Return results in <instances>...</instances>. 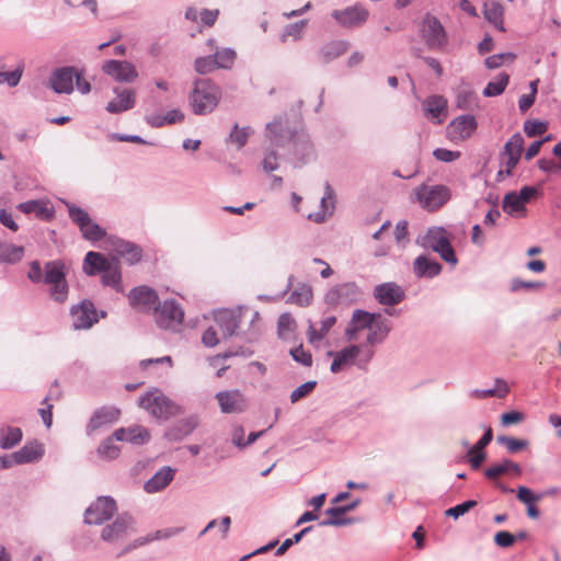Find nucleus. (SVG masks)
Here are the masks:
<instances>
[{"mask_svg": "<svg viewBox=\"0 0 561 561\" xmlns=\"http://www.w3.org/2000/svg\"><path fill=\"white\" fill-rule=\"evenodd\" d=\"M367 330L364 348H368L375 356V346L382 344L392 330L391 321L380 312H369L356 309L347 323L344 336L348 342H357L359 333Z\"/></svg>", "mask_w": 561, "mask_h": 561, "instance_id": "obj_1", "label": "nucleus"}, {"mask_svg": "<svg viewBox=\"0 0 561 561\" xmlns=\"http://www.w3.org/2000/svg\"><path fill=\"white\" fill-rule=\"evenodd\" d=\"M259 312L249 307L219 310L214 316L222 339L237 335L248 342L254 341L259 335Z\"/></svg>", "mask_w": 561, "mask_h": 561, "instance_id": "obj_2", "label": "nucleus"}, {"mask_svg": "<svg viewBox=\"0 0 561 561\" xmlns=\"http://www.w3.org/2000/svg\"><path fill=\"white\" fill-rule=\"evenodd\" d=\"M266 142L263 146L262 169L266 173H271L278 169V161L282 158L279 150L285 151L289 147L291 130L285 117L278 116L266 125Z\"/></svg>", "mask_w": 561, "mask_h": 561, "instance_id": "obj_3", "label": "nucleus"}, {"mask_svg": "<svg viewBox=\"0 0 561 561\" xmlns=\"http://www.w3.org/2000/svg\"><path fill=\"white\" fill-rule=\"evenodd\" d=\"M220 96L219 87L208 79H197L188 96V102L194 114L206 115L217 107Z\"/></svg>", "mask_w": 561, "mask_h": 561, "instance_id": "obj_4", "label": "nucleus"}, {"mask_svg": "<svg viewBox=\"0 0 561 561\" xmlns=\"http://www.w3.org/2000/svg\"><path fill=\"white\" fill-rule=\"evenodd\" d=\"M333 360L330 370L333 374L342 371L346 366L355 365L359 369H365L373 359V353L363 345L351 342L347 346L340 351H329L327 353Z\"/></svg>", "mask_w": 561, "mask_h": 561, "instance_id": "obj_5", "label": "nucleus"}, {"mask_svg": "<svg viewBox=\"0 0 561 561\" xmlns=\"http://www.w3.org/2000/svg\"><path fill=\"white\" fill-rule=\"evenodd\" d=\"M416 243L439 254L447 263L456 265L458 259L450 243L449 234L443 227H431L416 239Z\"/></svg>", "mask_w": 561, "mask_h": 561, "instance_id": "obj_6", "label": "nucleus"}, {"mask_svg": "<svg viewBox=\"0 0 561 561\" xmlns=\"http://www.w3.org/2000/svg\"><path fill=\"white\" fill-rule=\"evenodd\" d=\"M137 531L136 523L129 514H121L113 522L106 524L100 534L101 539L112 546H118Z\"/></svg>", "mask_w": 561, "mask_h": 561, "instance_id": "obj_7", "label": "nucleus"}, {"mask_svg": "<svg viewBox=\"0 0 561 561\" xmlns=\"http://www.w3.org/2000/svg\"><path fill=\"white\" fill-rule=\"evenodd\" d=\"M139 407L157 419H168L175 411V405L161 391L154 389L139 399Z\"/></svg>", "mask_w": 561, "mask_h": 561, "instance_id": "obj_8", "label": "nucleus"}, {"mask_svg": "<svg viewBox=\"0 0 561 561\" xmlns=\"http://www.w3.org/2000/svg\"><path fill=\"white\" fill-rule=\"evenodd\" d=\"M117 506L111 496H99L87 510L84 522L89 525H101L110 520L116 513Z\"/></svg>", "mask_w": 561, "mask_h": 561, "instance_id": "obj_9", "label": "nucleus"}, {"mask_svg": "<svg viewBox=\"0 0 561 561\" xmlns=\"http://www.w3.org/2000/svg\"><path fill=\"white\" fill-rule=\"evenodd\" d=\"M416 199L423 208L436 210L450 197L449 190L444 185H421L415 191Z\"/></svg>", "mask_w": 561, "mask_h": 561, "instance_id": "obj_10", "label": "nucleus"}, {"mask_svg": "<svg viewBox=\"0 0 561 561\" xmlns=\"http://www.w3.org/2000/svg\"><path fill=\"white\" fill-rule=\"evenodd\" d=\"M184 312L174 299L164 300L154 308V320L162 329H174L183 321Z\"/></svg>", "mask_w": 561, "mask_h": 561, "instance_id": "obj_11", "label": "nucleus"}, {"mask_svg": "<svg viewBox=\"0 0 561 561\" xmlns=\"http://www.w3.org/2000/svg\"><path fill=\"white\" fill-rule=\"evenodd\" d=\"M368 15V10L358 3L333 10L331 13L335 23L343 28H356L362 26L367 21Z\"/></svg>", "mask_w": 561, "mask_h": 561, "instance_id": "obj_12", "label": "nucleus"}, {"mask_svg": "<svg viewBox=\"0 0 561 561\" xmlns=\"http://www.w3.org/2000/svg\"><path fill=\"white\" fill-rule=\"evenodd\" d=\"M422 37L430 49H440L447 43V36L444 26L439 20L431 14H426L422 22Z\"/></svg>", "mask_w": 561, "mask_h": 561, "instance_id": "obj_13", "label": "nucleus"}, {"mask_svg": "<svg viewBox=\"0 0 561 561\" xmlns=\"http://www.w3.org/2000/svg\"><path fill=\"white\" fill-rule=\"evenodd\" d=\"M71 324L75 330H88L99 321L98 311L91 300H82L70 309Z\"/></svg>", "mask_w": 561, "mask_h": 561, "instance_id": "obj_14", "label": "nucleus"}, {"mask_svg": "<svg viewBox=\"0 0 561 561\" xmlns=\"http://www.w3.org/2000/svg\"><path fill=\"white\" fill-rule=\"evenodd\" d=\"M121 410L114 405H103L93 411L87 426V435H93L102 428H106L119 420Z\"/></svg>", "mask_w": 561, "mask_h": 561, "instance_id": "obj_15", "label": "nucleus"}, {"mask_svg": "<svg viewBox=\"0 0 561 561\" xmlns=\"http://www.w3.org/2000/svg\"><path fill=\"white\" fill-rule=\"evenodd\" d=\"M362 291L353 283H342L333 286L324 296V301L331 306L348 305L359 299Z\"/></svg>", "mask_w": 561, "mask_h": 561, "instance_id": "obj_16", "label": "nucleus"}, {"mask_svg": "<svg viewBox=\"0 0 561 561\" xmlns=\"http://www.w3.org/2000/svg\"><path fill=\"white\" fill-rule=\"evenodd\" d=\"M102 71L113 80L122 83H131L138 78L136 67L127 60H106L102 65Z\"/></svg>", "mask_w": 561, "mask_h": 561, "instance_id": "obj_17", "label": "nucleus"}, {"mask_svg": "<svg viewBox=\"0 0 561 561\" xmlns=\"http://www.w3.org/2000/svg\"><path fill=\"white\" fill-rule=\"evenodd\" d=\"M78 69L73 66H65L55 69L48 80V87L57 94H70L73 92V81Z\"/></svg>", "mask_w": 561, "mask_h": 561, "instance_id": "obj_18", "label": "nucleus"}, {"mask_svg": "<svg viewBox=\"0 0 561 561\" xmlns=\"http://www.w3.org/2000/svg\"><path fill=\"white\" fill-rule=\"evenodd\" d=\"M106 247L107 250L125 259L129 265L140 262L142 257V250L139 245L118 237H108L106 239Z\"/></svg>", "mask_w": 561, "mask_h": 561, "instance_id": "obj_19", "label": "nucleus"}, {"mask_svg": "<svg viewBox=\"0 0 561 561\" xmlns=\"http://www.w3.org/2000/svg\"><path fill=\"white\" fill-rule=\"evenodd\" d=\"M215 398L225 414L242 413L248 408V401L240 390L219 391Z\"/></svg>", "mask_w": 561, "mask_h": 561, "instance_id": "obj_20", "label": "nucleus"}, {"mask_svg": "<svg viewBox=\"0 0 561 561\" xmlns=\"http://www.w3.org/2000/svg\"><path fill=\"white\" fill-rule=\"evenodd\" d=\"M113 93L115 98L112 99L105 106V110L111 114H121L131 110L136 104V92L133 89L114 87Z\"/></svg>", "mask_w": 561, "mask_h": 561, "instance_id": "obj_21", "label": "nucleus"}, {"mask_svg": "<svg viewBox=\"0 0 561 561\" xmlns=\"http://www.w3.org/2000/svg\"><path fill=\"white\" fill-rule=\"evenodd\" d=\"M477 126L474 116H458L447 127L448 138L453 141L468 139L474 133Z\"/></svg>", "mask_w": 561, "mask_h": 561, "instance_id": "obj_22", "label": "nucleus"}, {"mask_svg": "<svg viewBox=\"0 0 561 561\" xmlns=\"http://www.w3.org/2000/svg\"><path fill=\"white\" fill-rule=\"evenodd\" d=\"M374 297L380 305L392 307L400 304L404 299L405 294L400 285L388 282L375 287Z\"/></svg>", "mask_w": 561, "mask_h": 561, "instance_id": "obj_23", "label": "nucleus"}, {"mask_svg": "<svg viewBox=\"0 0 561 561\" xmlns=\"http://www.w3.org/2000/svg\"><path fill=\"white\" fill-rule=\"evenodd\" d=\"M293 146V152L295 157L301 162H308L313 156V147L309 139V136L304 131H291L289 139V146Z\"/></svg>", "mask_w": 561, "mask_h": 561, "instance_id": "obj_24", "label": "nucleus"}, {"mask_svg": "<svg viewBox=\"0 0 561 561\" xmlns=\"http://www.w3.org/2000/svg\"><path fill=\"white\" fill-rule=\"evenodd\" d=\"M128 298L130 305L139 310L150 309L158 301L157 293L147 286L133 288L128 295Z\"/></svg>", "mask_w": 561, "mask_h": 561, "instance_id": "obj_25", "label": "nucleus"}, {"mask_svg": "<svg viewBox=\"0 0 561 561\" xmlns=\"http://www.w3.org/2000/svg\"><path fill=\"white\" fill-rule=\"evenodd\" d=\"M175 474V469L170 466H164L159 469L148 481L145 483V491L148 493H157L165 489Z\"/></svg>", "mask_w": 561, "mask_h": 561, "instance_id": "obj_26", "label": "nucleus"}, {"mask_svg": "<svg viewBox=\"0 0 561 561\" xmlns=\"http://www.w3.org/2000/svg\"><path fill=\"white\" fill-rule=\"evenodd\" d=\"M350 48V43L344 39H334L323 44L319 51L318 57L321 62L329 64L336 58L344 55Z\"/></svg>", "mask_w": 561, "mask_h": 561, "instance_id": "obj_27", "label": "nucleus"}, {"mask_svg": "<svg viewBox=\"0 0 561 561\" xmlns=\"http://www.w3.org/2000/svg\"><path fill=\"white\" fill-rule=\"evenodd\" d=\"M442 265L427 255H419L413 262V272L419 278H433L440 274Z\"/></svg>", "mask_w": 561, "mask_h": 561, "instance_id": "obj_28", "label": "nucleus"}, {"mask_svg": "<svg viewBox=\"0 0 561 561\" xmlns=\"http://www.w3.org/2000/svg\"><path fill=\"white\" fill-rule=\"evenodd\" d=\"M45 448L38 440L26 443L21 449L14 451V458H18V463H33L41 460L44 456Z\"/></svg>", "mask_w": 561, "mask_h": 561, "instance_id": "obj_29", "label": "nucleus"}, {"mask_svg": "<svg viewBox=\"0 0 561 561\" xmlns=\"http://www.w3.org/2000/svg\"><path fill=\"white\" fill-rule=\"evenodd\" d=\"M18 209L27 215L34 214L36 218L42 220H49L54 216V209L49 203L41 199L20 203Z\"/></svg>", "mask_w": 561, "mask_h": 561, "instance_id": "obj_30", "label": "nucleus"}, {"mask_svg": "<svg viewBox=\"0 0 561 561\" xmlns=\"http://www.w3.org/2000/svg\"><path fill=\"white\" fill-rule=\"evenodd\" d=\"M117 442H129L135 445H141L149 440V433L141 426L124 428L121 427L113 433Z\"/></svg>", "mask_w": 561, "mask_h": 561, "instance_id": "obj_31", "label": "nucleus"}, {"mask_svg": "<svg viewBox=\"0 0 561 561\" xmlns=\"http://www.w3.org/2000/svg\"><path fill=\"white\" fill-rule=\"evenodd\" d=\"M66 280V266L62 261L55 260L44 264L43 283L48 287Z\"/></svg>", "mask_w": 561, "mask_h": 561, "instance_id": "obj_32", "label": "nucleus"}, {"mask_svg": "<svg viewBox=\"0 0 561 561\" xmlns=\"http://www.w3.org/2000/svg\"><path fill=\"white\" fill-rule=\"evenodd\" d=\"M112 262L113 260H107L103 254L90 251L85 254L83 271L88 275H96L107 270Z\"/></svg>", "mask_w": 561, "mask_h": 561, "instance_id": "obj_33", "label": "nucleus"}, {"mask_svg": "<svg viewBox=\"0 0 561 561\" xmlns=\"http://www.w3.org/2000/svg\"><path fill=\"white\" fill-rule=\"evenodd\" d=\"M183 119L184 114L180 110H171L165 115L158 113H147L145 115V122L153 128H160L164 125L180 123Z\"/></svg>", "mask_w": 561, "mask_h": 561, "instance_id": "obj_34", "label": "nucleus"}, {"mask_svg": "<svg viewBox=\"0 0 561 561\" xmlns=\"http://www.w3.org/2000/svg\"><path fill=\"white\" fill-rule=\"evenodd\" d=\"M514 473L515 476L522 474V468L517 462L510 459H504L484 470V476L490 480H496L499 477L506 473Z\"/></svg>", "mask_w": 561, "mask_h": 561, "instance_id": "obj_35", "label": "nucleus"}, {"mask_svg": "<svg viewBox=\"0 0 561 561\" xmlns=\"http://www.w3.org/2000/svg\"><path fill=\"white\" fill-rule=\"evenodd\" d=\"M334 191L329 183H325L324 195L321 198L320 207L321 210L309 215V218L316 222H323L328 216H331L334 210Z\"/></svg>", "mask_w": 561, "mask_h": 561, "instance_id": "obj_36", "label": "nucleus"}, {"mask_svg": "<svg viewBox=\"0 0 561 561\" xmlns=\"http://www.w3.org/2000/svg\"><path fill=\"white\" fill-rule=\"evenodd\" d=\"M504 9L497 0H486L483 5L484 18L501 32L504 31L503 24Z\"/></svg>", "mask_w": 561, "mask_h": 561, "instance_id": "obj_37", "label": "nucleus"}, {"mask_svg": "<svg viewBox=\"0 0 561 561\" xmlns=\"http://www.w3.org/2000/svg\"><path fill=\"white\" fill-rule=\"evenodd\" d=\"M335 323H336V317H334V316H328L324 319H322L320 322L319 329H317L313 325V323L311 321H309V327H308V332H307L308 341L310 343H314V342L323 340L327 336V334L329 333V331L335 325Z\"/></svg>", "mask_w": 561, "mask_h": 561, "instance_id": "obj_38", "label": "nucleus"}, {"mask_svg": "<svg viewBox=\"0 0 561 561\" xmlns=\"http://www.w3.org/2000/svg\"><path fill=\"white\" fill-rule=\"evenodd\" d=\"M313 293L310 285L306 283L298 284L287 298V302L300 307L309 306L312 301Z\"/></svg>", "mask_w": 561, "mask_h": 561, "instance_id": "obj_39", "label": "nucleus"}, {"mask_svg": "<svg viewBox=\"0 0 561 561\" xmlns=\"http://www.w3.org/2000/svg\"><path fill=\"white\" fill-rule=\"evenodd\" d=\"M23 438L20 427L2 426L0 428V447L2 449H11L18 446Z\"/></svg>", "mask_w": 561, "mask_h": 561, "instance_id": "obj_40", "label": "nucleus"}, {"mask_svg": "<svg viewBox=\"0 0 561 561\" xmlns=\"http://www.w3.org/2000/svg\"><path fill=\"white\" fill-rule=\"evenodd\" d=\"M423 106L427 115L432 118H437V123H440L439 116L446 112L447 101L440 95H433L426 99Z\"/></svg>", "mask_w": 561, "mask_h": 561, "instance_id": "obj_41", "label": "nucleus"}, {"mask_svg": "<svg viewBox=\"0 0 561 561\" xmlns=\"http://www.w3.org/2000/svg\"><path fill=\"white\" fill-rule=\"evenodd\" d=\"M325 514L330 516L328 519H323L320 522V526H345L350 525L353 519L352 518H342L341 516L345 514V510L342 506L329 507L325 510Z\"/></svg>", "mask_w": 561, "mask_h": 561, "instance_id": "obj_42", "label": "nucleus"}, {"mask_svg": "<svg viewBox=\"0 0 561 561\" xmlns=\"http://www.w3.org/2000/svg\"><path fill=\"white\" fill-rule=\"evenodd\" d=\"M115 437L108 436L103 439L98 449V456L104 460H114L119 456L121 449L117 445L114 444Z\"/></svg>", "mask_w": 561, "mask_h": 561, "instance_id": "obj_43", "label": "nucleus"}, {"mask_svg": "<svg viewBox=\"0 0 561 561\" xmlns=\"http://www.w3.org/2000/svg\"><path fill=\"white\" fill-rule=\"evenodd\" d=\"M510 76L501 72L495 80L490 81L483 90V95L486 98L497 96L502 94L508 84Z\"/></svg>", "mask_w": 561, "mask_h": 561, "instance_id": "obj_44", "label": "nucleus"}, {"mask_svg": "<svg viewBox=\"0 0 561 561\" xmlns=\"http://www.w3.org/2000/svg\"><path fill=\"white\" fill-rule=\"evenodd\" d=\"M24 254L23 247L12 243L0 244V261L7 263L19 262Z\"/></svg>", "mask_w": 561, "mask_h": 561, "instance_id": "obj_45", "label": "nucleus"}, {"mask_svg": "<svg viewBox=\"0 0 561 561\" xmlns=\"http://www.w3.org/2000/svg\"><path fill=\"white\" fill-rule=\"evenodd\" d=\"M524 147V138L520 133L514 134L504 146V150L501 153V158L506 157L520 158Z\"/></svg>", "mask_w": 561, "mask_h": 561, "instance_id": "obj_46", "label": "nucleus"}, {"mask_svg": "<svg viewBox=\"0 0 561 561\" xmlns=\"http://www.w3.org/2000/svg\"><path fill=\"white\" fill-rule=\"evenodd\" d=\"M253 134L251 127L245 126L240 128L238 124L233 125L231 133L228 136L227 141L234 144L237 149H241L247 144L249 137Z\"/></svg>", "mask_w": 561, "mask_h": 561, "instance_id": "obj_47", "label": "nucleus"}, {"mask_svg": "<svg viewBox=\"0 0 561 561\" xmlns=\"http://www.w3.org/2000/svg\"><path fill=\"white\" fill-rule=\"evenodd\" d=\"M121 280H122V275H121V271L118 267V262H117V260L113 259L112 264L108 266L107 270H105L103 272L102 283L105 286H111L118 290Z\"/></svg>", "mask_w": 561, "mask_h": 561, "instance_id": "obj_48", "label": "nucleus"}, {"mask_svg": "<svg viewBox=\"0 0 561 561\" xmlns=\"http://www.w3.org/2000/svg\"><path fill=\"white\" fill-rule=\"evenodd\" d=\"M497 444L504 446L510 454H516L528 447L529 442L527 439L515 438L506 435H500L496 437Z\"/></svg>", "mask_w": 561, "mask_h": 561, "instance_id": "obj_49", "label": "nucleus"}, {"mask_svg": "<svg viewBox=\"0 0 561 561\" xmlns=\"http://www.w3.org/2000/svg\"><path fill=\"white\" fill-rule=\"evenodd\" d=\"M307 23L308 20H301L299 22L286 25L279 37L280 42L286 43L288 38H293L294 41L301 39L302 32Z\"/></svg>", "mask_w": 561, "mask_h": 561, "instance_id": "obj_50", "label": "nucleus"}, {"mask_svg": "<svg viewBox=\"0 0 561 561\" xmlns=\"http://www.w3.org/2000/svg\"><path fill=\"white\" fill-rule=\"evenodd\" d=\"M199 425V419L197 415H191L181 420L174 430V438L180 439L191 434Z\"/></svg>", "mask_w": 561, "mask_h": 561, "instance_id": "obj_51", "label": "nucleus"}, {"mask_svg": "<svg viewBox=\"0 0 561 561\" xmlns=\"http://www.w3.org/2000/svg\"><path fill=\"white\" fill-rule=\"evenodd\" d=\"M216 68L230 69L236 59V51L231 48L216 50L214 55Z\"/></svg>", "mask_w": 561, "mask_h": 561, "instance_id": "obj_52", "label": "nucleus"}, {"mask_svg": "<svg viewBox=\"0 0 561 561\" xmlns=\"http://www.w3.org/2000/svg\"><path fill=\"white\" fill-rule=\"evenodd\" d=\"M4 66L0 65V84L7 83L9 87H16L23 75V66H18L13 71H4Z\"/></svg>", "mask_w": 561, "mask_h": 561, "instance_id": "obj_53", "label": "nucleus"}, {"mask_svg": "<svg viewBox=\"0 0 561 561\" xmlns=\"http://www.w3.org/2000/svg\"><path fill=\"white\" fill-rule=\"evenodd\" d=\"M503 210L510 215L525 209L524 204L517 197V192H510L503 198Z\"/></svg>", "mask_w": 561, "mask_h": 561, "instance_id": "obj_54", "label": "nucleus"}, {"mask_svg": "<svg viewBox=\"0 0 561 561\" xmlns=\"http://www.w3.org/2000/svg\"><path fill=\"white\" fill-rule=\"evenodd\" d=\"M296 328V321L289 313H282L278 318L277 329L280 337L285 339L293 333Z\"/></svg>", "mask_w": 561, "mask_h": 561, "instance_id": "obj_55", "label": "nucleus"}, {"mask_svg": "<svg viewBox=\"0 0 561 561\" xmlns=\"http://www.w3.org/2000/svg\"><path fill=\"white\" fill-rule=\"evenodd\" d=\"M48 293L54 301L58 304H64L68 299L69 295V285L67 283V279L59 284L50 286Z\"/></svg>", "mask_w": 561, "mask_h": 561, "instance_id": "obj_56", "label": "nucleus"}, {"mask_svg": "<svg viewBox=\"0 0 561 561\" xmlns=\"http://www.w3.org/2000/svg\"><path fill=\"white\" fill-rule=\"evenodd\" d=\"M80 231L83 237L90 241H98L105 237V231L91 219L88 221L87 226H83Z\"/></svg>", "mask_w": 561, "mask_h": 561, "instance_id": "obj_57", "label": "nucleus"}, {"mask_svg": "<svg viewBox=\"0 0 561 561\" xmlns=\"http://www.w3.org/2000/svg\"><path fill=\"white\" fill-rule=\"evenodd\" d=\"M317 387L316 380H309L300 386H298L296 389H294L290 393V402L296 403L299 400L308 397Z\"/></svg>", "mask_w": 561, "mask_h": 561, "instance_id": "obj_58", "label": "nucleus"}, {"mask_svg": "<svg viewBox=\"0 0 561 561\" xmlns=\"http://www.w3.org/2000/svg\"><path fill=\"white\" fill-rule=\"evenodd\" d=\"M69 217L71 220L78 225V227L81 229L83 226H87L88 221L91 219L89 214L75 205L67 204Z\"/></svg>", "mask_w": 561, "mask_h": 561, "instance_id": "obj_59", "label": "nucleus"}, {"mask_svg": "<svg viewBox=\"0 0 561 561\" xmlns=\"http://www.w3.org/2000/svg\"><path fill=\"white\" fill-rule=\"evenodd\" d=\"M194 69L201 75H206L214 71L216 68V61L214 56L198 57L194 61Z\"/></svg>", "mask_w": 561, "mask_h": 561, "instance_id": "obj_60", "label": "nucleus"}, {"mask_svg": "<svg viewBox=\"0 0 561 561\" xmlns=\"http://www.w3.org/2000/svg\"><path fill=\"white\" fill-rule=\"evenodd\" d=\"M290 356L293 359L305 367L312 365V355L309 351H306L302 345L290 350Z\"/></svg>", "mask_w": 561, "mask_h": 561, "instance_id": "obj_61", "label": "nucleus"}, {"mask_svg": "<svg viewBox=\"0 0 561 561\" xmlns=\"http://www.w3.org/2000/svg\"><path fill=\"white\" fill-rule=\"evenodd\" d=\"M542 497L543 494H536L527 486L522 485L517 488V499L527 506L539 502Z\"/></svg>", "mask_w": 561, "mask_h": 561, "instance_id": "obj_62", "label": "nucleus"}, {"mask_svg": "<svg viewBox=\"0 0 561 561\" xmlns=\"http://www.w3.org/2000/svg\"><path fill=\"white\" fill-rule=\"evenodd\" d=\"M474 506H477V501L468 500L461 504H458L454 507L448 508L447 511H445V515L457 519L460 516H463L466 513H468Z\"/></svg>", "mask_w": 561, "mask_h": 561, "instance_id": "obj_63", "label": "nucleus"}, {"mask_svg": "<svg viewBox=\"0 0 561 561\" xmlns=\"http://www.w3.org/2000/svg\"><path fill=\"white\" fill-rule=\"evenodd\" d=\"M515 57L516 56L513 53H502V54L492 55L485 59V67L488 69H496V68L501 67L505 61L514 60Z\"/></svg>", "mask_w": 561, "mask_h": 561, "instance_id": "obj_64", "label": "nucleus"}]
</instances>
